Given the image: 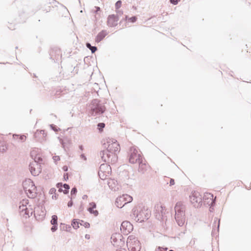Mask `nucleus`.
<instances>
[{
  "mask_svg": "<svg viewBox=\"0 0 251 251\" xmlns=\"http://www.w3.org/2000/svg\"><path fill=\"white\" fill-rule=\"evenodd\" d=\"M174 208L176 222L179 226H182L186 220V204L182 201H178L176 203Z\"/></svg>",
  "mask_w": 251,
  "mask_h": 251,
  "instance_id": "1",
  "label": "nucleus"
},
{
  "mask_svg": "<svg viewBox=\"0 0 251 251\" xmlns=\"http://www.w3.org/2000/svg\"><path fill=\"white\" fill-rule=\"evenodd\" d=\"M150 211L148 209H134L132 214H131V218L137 222H142L145 220L148 219L150 216Z\"/></svg>",
  "mask_w": 251,
  "mask_h": 251,
  "instance_id": "2",
  "label": "nucleus"
},
{
  "mask_svg": "<svg viewBox=\"0 0 251 251\" xmlns=\"http://www.w3.org/2000/svg\"><path fill=\"white\" fill-rule=\"evenodd\" d=\"M103 146L108 151L117 155L120 151V147L117 141L114 138H107L103 143Z\"/></svg>",
  "mask_w": 251,
  "mask_h": 251,
  "instance_id": "3",
  "label": "nucleus"
},
{
  "mask_svg": "<svg viewBox=\"0 0 251 251\" xmlns=\"http://www.w3.org/2000/svg\"><path fill=\"white\" fill-rule=\"evenodd\" d=\"M24 190L29 198H34L36 195V187L30 179H25L23 182Z\"/></svg>",
  "mask_w": 251,
  "mask_h": 251,
  "instance_id": "4",
  "label": "nucleus"
},
{
  "mask_svg": "<svg viewBox=\"0 0 251 251\" xmlns=\"http://www.w3.org/2000/svg\"><path fill=\"white\" fill-rule=\"evenodd\" d=\"M91 114L93 116L100 115L102 114L105 110L104 105L100 103L99 100H93L90 104Z\"/></svg>",
  "mask_w": 251,
  "mask_h": 251,
  "instance_id": "5",
  "label": "nucleus"
},
{
  "mask_svg": "<svg viewBox=\"0 0 251 251\" xmlns=\"http://www.w3.org/2000/svg\"><path fill=\"white\" fill-rule=\"evenodd\" d=\"M126 245L129 251H140L141 244L136 237L133 235H129L126 241Z\"/></svg>",
  "mask_w": 251,
  "mask_h": 251,
  "instance_id": "6",
  "label": "nucleus"
},
{
  "mask_svg": "<svg viewBox=\"0 0 251 251\" xmlns=\"http://www.w3.org/2000/svg\"><path fill=\"white\" fill-rule=\"evenodd\" d=\"M129 161L132 164L138 163L143 160L141 154L135 147L130 148L128 152Z\"/></svg>",
  "mask_w": 251,
  "mask_h": 251,
  "instance_id": "7",
  "label": "nucleus"
},
{
  "mask_svg": "<svg viewBox=\"0 0 251 251\" xmlns=\"http://www.w3.org/2000/svg\"><path fill=\"white\" fill-rule=\"evenodd\" d=\"M100 155L103 162L115 163L117 160V155L110 153L108 150H104L100 151Z\"/></svg>",
  "mask_w": 251,
  "mask_h": 251,
  "instance_id": "8",
  "label": "nucleus"
},
{
  "mask_svg": "<svg viewBox=\"0 0 251 251\" xmlns=\"http://www.w3.org/2000/svg\"><path fill=\"white\" fill-rule=\"evenodd\" d=\"M133 198L127 194H125L117 198L115 201V205L118 208H122L126 204L131 202Z\"/></svg>",
  "mask_w": 251,
  "mask_h": 251,
  "instance_id": "9",
  "label": "nucleus"
},
{
  "mask_svg": "<svg viewBox=\"0 0 251 251\" xmlns=\"http://www.w3.org/2000/svg\"><path fill=\"white\" fill-rule=\"evenodd\" d=\"M190 200L196 207H199L202 204V196L198 192L194 191L192 192L190 196Z\"/></svg>",
  "mask_w": 251,
  "mask_h": 251,
  "instance_id": "10",
  "label": "nucleus"
},
{
  "mask_svg": "<svg viewBox=\"0 0 251 251\" xmlns=\"http://www.w3.org/2000/svg\"><path fill=\"white\" fill-rule=\"evenodd\" d=\"M166 209L164 206L158 205L155 207V217L159 220L164 221L165 220Z\"/></svg>",
  "mask_w": 251,
  "mask_h": 251,
  "instance_id": "11",
  "label": "nucleus"
},
{
  "mask_svg": "<svg viewBox=\"0 0 251 251\" xmlns=\"http://www.w3.org/2000/svg\"><path fill=\"white\" fill-rule=\"evenodd\" d=\"M111 243L114 246L116 247H122L124 246L125 242L122 240V235L120 233H114L112 235L111 237Z\"/></svg>",
  "mask_w": 251,
  "mask_h": 251,
  "instance_id": "12",
  "label": "nucleus"
},
{
  "mask_svg": "<svg viewBox=\"0 0 251 251\" xmlns=\"http://www.w3.org/2000/svg\"><path fill=\"white\" fill-rule=\"evenodd\" d=\"M31 174L34 176H38L41 172V167L40 163L36 162H31L29 166Z\"/></svg>",
  "mask_w": 251,
  "mask_h": 251,
  "instance_id": "13",
  "label": "nucleus"
},
{
  "mask_svg": "<svg viewBox=\"0 0 251 251\" xmlns=\"http://www.w3.org/2000/svg\"><path fill=\"white\" fill-rule=\"evenodd\" d=\"M120 229L123 234L127 235L132 231L133 227L132 225L129 222L124 221L122 223Z\"/></svg>",
  "mask_w": 251,
  "mask_h": 251,
  "instance_id": "14",
  "label": "nucleus"
},
{
  "mask_svg": "<svg viewBox=\"0 0 251 251\" xmlns=\"http://www.w3.org/2000/svg\"><path fill=\"white\" fill-rule=\"evenodd\" d=\"M34 216L38 220L43 219L46 215V211L43 206H37L34 208Z\"/></svg>",
  "mask_w": 251,
  "mask_h": 251,
  "instance_id": "15",
  "label": "nucleus"
},
{
  "mask_svg": "<svg viewBox=\"0 0 251 251\" xmlns=\"http://www.w3.org/2000/svg\"><path fill=\"white\" fill-rule=\"evenodd\" d=\"M118 17L115 15H109L107 19V25L110 27L115 26L117 25Z\"/></svg>",
  "mask_w": 251,
  "mask_h": 251,
  "instance_id": "16",
  "label": "nucleus"
},
{
  "mask_svg": "<svg viewBox=\"0 0 251 251\" xmlns=\"http://www.w3.org/2000/svg\"><path fill=\"white\" fill-rule=\"evenodd\" d=\"M204 202L212 206L215 203V199H213V195L210 193H206L203 197Z\"/></svg>",
  "mask_w": 251,
  "mask_h": 251,
  "instance_id": "17",
  "label": "nucleus"
},
{
  "mask_svg": "<svg viewBox=\"0 0 251 251\" xmlns=\"http://www.w3.org/2000/svg\"><path fill=\"white\" fill-rule=\"evenodd\" d=\"M109 188L114 191H116L119 189L117 181L115 179H109L107 183Z\"/></svg>",
  "mask_w": 251,
  "mask_h": 251,
  "instance_id": "18",
  "label": "nucleus"
},
{
  "mask_svg": "<svg viewBox=\"0 0 251 251\" xmlns=\"http://www.w3.org/2000/svg\"><path fill=\"white\" fill-rule=\"evenodd\" d=\"M138 163L139 164L138 171L142 174L145 173L148 168V165L145 161H143V159Z\"/></svg>",
  "mask_w": 251,
  "mask_h": 251,
  "instance_id": "19",
  "label": "nucleus"
},
{
  "mask_svg": "<svg viewBox=\"0 0 251 251\" xmlns=\"http://www.w3.org/2000/svg\"><path fill=\"white\" fill-rule=\"evenodd\" d=\"M107 34V32L106 30H103L98 33L96 37L95 41L97 43L100 42Z\"/></svg>",
  "mask_w": 251,
  "mask_h": 251,
  "instance_id": "20",
  "label": "nucleus"
},
{
  "mask_svg": "<svg viewBox=\"0 0 251 251\" xmlns=\"http://www.w3.org/2000/svg\"><path fill=\"white\" fill-rule=\"evenodd\" d=\"M26 201H23L22 205H20L19 207H20V209L22 211H24V210L25 211V214L29 216V212L27 208H26V207L25 208V206L24 205V203H27Z\"/></svg>",
  "mask_w": 251,
  "mask_h": 251,
  "instance_id": "21",
  "label": "nucleus"
},
{
  "mask_svg": "<svg viewBox=\"0 0 251 251\" xmlns=\"http://www.w3.org/2000/svg\"><path fill=\"white\" fill-rule=\"evenodd\" d=\"M86 46L87 48L90 49L92 53H94L97 50V48L95 46H92L89 43H87Z\"/></svg>",
  "mask_w": 251,
  "mask_h": 251,
  "instance_id": "22",
  "label": "nucleus"
},
{
  "mask_svg": "<svg viewBox=\"0 0 251 251\" xmlns=\"http://www.w3.org/2000/svg\"><path fill=\"white\" fill-rule=\"evenodd\" d=\"M91 207H89L87 210L91 214H93L95 216H97L99 214L98 211L97 210H94Z\"/></svg>",
  "mask_w": 251,
  "mask_h": 251,
  "instance_id": "23",
  "label": "nucleus"
},
{
  "mask_svg": "<svg viewBox=\"0 0 251 251\" xmlns=\"http://www.w3.org/2000/svg\"><path fill=\"white\" fill-rule=\"evenodd\" d=\"M79 224H80V223L77 222L76 219H74L72 223V226L75 229H77L79 227Z\"/></svg>",
  "mask_w": 251,
  "mask_h": 251,
  "instance_id": "24",
  "label": "nucleus"
},
{
  "mask_svg": "<svg viewBox=\"0 0 251 251\" xmlns=\"http://www.w3.org/2000/svg\"><path fill=\"white\" fill-rule=\"evenodd\" d=\"M50 223L51 225H57V216L56 215L52 216Z\"/></svg>",
  "mask_w": 251,
  "mask_h": 251,
  "instance_id": "25",
  "label": "nucleus"
},
{
  "mask_svg": "<svg viewBox=\"0 0 251 251\" xmlns=\"http://www.w3.org/2000/svg\"><path fill=\"white\" fill-rule=\"evenodd\" d=\"M63 186L64 188L65 189V190L63 191V193L65 194H68L69 192V189L70 188L69 185L67 184H64Z\"/></svg>",
  "mask_w": 251,
  "mask_h": 251,
  "instance_id": "26",
  "label": "nucleus"
},
{
  "mask_svg": "<svg viewBox=\"0 0 251 251\" xmlns=\"http://www.w3.org/2000/svg\"><path fill=\"white\" fill-rule=\"evenodd\" d=\"M126 20H128L132 23L135 22L137 20V18L135 16H133L129 18H127V16H126Z\"/></svg>",
  "mask_w": 251,
  "mask_h": 251,
  "instance_id": "27",
  "label": "nucleus"
},
{
  "mask_svg": "<svg viewBox=\"0 0 251 251\" xmlns=\"http://www.w3.org/2000/svg\"><path fill=\"white\" fill-rule=\"evenodd\" d=\"M55 192H56V189L54 188H52L50 190V191H49L50 194H55L54 196L53 195L52 196V199H53L54 198L55 199L56 198V196H55Z\"/></svg>",
  "mask_w": 251,
  "mask_h": 251,
  "instance_id": "28",
  "label": "nucleus"
},
{
  "mask_svg": "<svg viewBox=\"0 0 251 251\" xmlns=\"http://www.w3.org/2000/svg\"><path fill=\"white\" fill-rule=\"evenodd\" d=\"M80 225L84 226L86 228H88L90 226V224L88 223L85 222L83 221H81V222L80 223Z\"/></svg>",
  "mask_w": 251,
  "mask_h": 251,
  "instance_id": "29",
  "label": "nucleus"
},
{
  "mask_svg": "<svg viewBox=\"0 0 251 251\" xmlns=\"http://www.w3.org/2000/svg\"><path fill=\"white\" fill-rule=\"evenodd\" d=\"M33 159H34V161L33 162H37V163H39V162L41 161H42L41 157L40 156H35Z\"/></svg>",
  "mask_w": 251,
  "mask_h": 251,
  "instance_id": "30",
  "label": "nucleus"
},
{
  "mask_svg": "<svg viewBox=\"0 0 251 251\" xmlns=\"http://www.w3.org/2000/svg\"><path fill=\"white\" fill-rule=\"evenodd\" d=\"M122 5V1L121 0H118L115 3V8L116 9H119L121 7Z\"/></svg>",
  "mask_w": 251,
  "mask_h": 251,
  "instance_id": "31",
  "label": "nucleus"
},
{
  "mask_svg": "<svg viewBox=\"0 0 251 251\" xmlns=\"http://www.w3.org/2000/svg\"><path fill=\"white\" fill-rule=\"evenodd\" d=\"M167 248L158 247L156 249L155 251H167Z\"/></svg>",
  "mask_w": 251,
  "mask_h": 251,
  "instance_id": "32",
  "label": "nucleus"
},
{
  "mask_svg": "<svg viewBox=\"0 0 251 251\" xmlns=\"http://www.w3.org/2000/svg\"><path fill=\"white\" fill-rule=\"evenodd\" d=\"M105 126V124L103 123H99L98 125V128L100 130L102 129Z\"/></svg>",
  "mask_w": 251,
  "mask_h": 251,
  "instance_id": "33",
  "label": "nucleus"
},
{
  "mask_svg": "<svg viewBox=\"0 0 251 251\" xmlns=\"http://www.w3.org/2000/svg\"><path fill=\"white\" fill-rule=\"evenodd\" d=\"M53 225V226H52V227L50 229L52 232H54L57 229V225Z\"/></svg>",
  "mask_w": 251,
  "mask_h": 251,
  "instance_id": "34",
  "label": "nucleus"
},
{
  "mask_svg": "<svg viewBox=\"0 0 251 251\" xmlns=\"http://www.w3.org/2000/svg\"><path fill=\"white\" fill-rule=\"evenodd\" d=\"M195 242L196 240L195 238L192 239L189 242V245L191 247L194 246V245H195Z\"/></svg>",
  "mask_w": 251,
  "mask_h": 251,
  "instance_id": "35",
  "label": "nucleus"
},
{
  "mask_svg": "<svg viewBox=\"0 0 251 251\" xmlns=\"http://www.w3.org/2000/svg\"><path fill=\"white\" fill-rule=\"evenodd\" d=\"M77 193V189L75 187H74L72 188L71 194L72 195H75Z\"/></svg>",
  "mask_w": 251,
  "mask_h": 251,
  "instance_id": "36",
  "label": "nucleus"
},
{
  "mask_svg": "<svg viewBox=\"0 0 251 251\" xmlns=\"http://www.w3.org/2000/svg\"><path fill=\"white\" fill-rule=\"evenodd\" d=\"M26 140V136L25 135H21L19 137V140L21 142H24Z\"/></svg>",
  "mask_w": 251,
  "mask_h": 251,
  "instance_id": "37",
  "label": "nucleus"
},
{
  "mask_svg": "<svg viewBox=\"0 0 251 251\" xmlns=\"http://www.w3.org/2000/svg\"><path fill=\"white\" fill-rule=\"evenodd\" d=\"M179 1L180 0H170V2L174 5L177 4Z\"/></svg>",
  "mask_w": 251,
  "mask_h": 251,
  "instance_id": "38",
  "label": "nucleus"
},
{
  "mask_svg": "<svg viewBox=\"0 0 251 251\" xmlns=\"http://www.w3.org/2000/svg\"><path fill=\"white\" fill-rule=\"evenodd\" d=\"M217 221H218L217 229H218V230H219L220 220V219H218V218H215L214 219V223L215 224H216V222Z\"/></svg>",
  "mask_w": 251,
  "mask_h": 251,
  "instance_id": "39",
  "label": "nucleus"
},
{
  "mask_svg": "<svg viewBox=\"0 0 251 251\" xmlns=\"http://www.w3.org/2000/svg\"><path fill=\"white\" fill-rule=\"evenodd\" d=\"M89 205L90 206V207H91L92 208H95L96 207V204L94 202H92L89 203Z\"/></svg>",
  "mask_w": 251,
  "mask_h": 251,
  "instance_id": "40",
  "label": "nucleus"
},
{
  "mask_svg": "<svg viewBox=\"0 0 251 251\" xmlns=\"http://www.w3.org/2000/svg\"><path fill=\"white\" fill-rule=\"evenodd\" d=\"M105 167H106L107 168H108L109 166L107 165V164H101L100 166V171H101V170L103 169Z\"/></svg>",
  "mask_w": 251,
  "mask_h": 251,
  "instance_id": "41",
  "label": "nucleus"
},
{
  "mask_svg": "<svg viewBox=\"0 0 251 251\" xmlns=\"http://www.w3.org/2000/svg\"><path fill=\"white\" fill-rule=\"evenodd\" d=\"M53 159L55 162H56L60 160V157L59 156H54L53 157Z\"/></svg>",
  "mask_w": 251,
  "mask_h": 251,
  "instance_id": "42",
  "label": "nucleus"
},
{
  "mask_svg": "<svg viewBox=\"0 0 251 251\" xmlns=\"http://www.w3.org/2000/svg\"><path fill=\"white\" fill-rule=\"evenodd\" d=\"M73 202L72 201H70L68 203V207H71L73 205Z\"/></svg>",
  "mask_w": 251,
  "mask_h": 251,
  "instance_id": "43",
  "label": "nucleus"
},
{
  "mask_svg": "<svg viewBox=\"0 0 251 251\" xmlns=\"http://www.w3.org/2000/svg\"><path fill=\"white\" fill-rule=\"evenodd\" d=\"M63 185H62V183H58L56 184V187H57V188H60V187H62Z\"/></svg>",
  "mask_w": 251,
  "mask_h": 251,
  "instance_id": "44",
  "label": "nucleus"
},
{
  "mask_svg": "<svg viewBox=\"0 0 251 251\" xmlns=\"http://www.w3.org/2000/svg\"><path fill=\"white\" fill-rule=\"evenodd\" d=\"M40 132L41 134H42L43 137H45V136H46V134H45V130H41L40 131Z\"/></svg>",
  "mask_w": 251,
  "mask_h": 251,
  "instance_id": "45",
  "label": "nucleus"
},
{
  "mask_svg": "<svg viewBox=\"0 0 251 251\" xmlns=\"http://www.w3.org/2000/svg\"><path fill=\"white\" fill-rule=\"evenodd\" d=\"M175 184V181L173 179H171L170 181V185H173Z\"/></svg>",
  "mask_w": 251,
  "mask_h": 251,
  "instance_id": "46",
  "label": "nucleus"
},
{
  "mask_svg": "<svg viewBox=\"0 0 251 251\" xmlns=\"http://www.w3.org/2000/svg\"><path fill=\"white\" fill-rule=\"evenodd\" d=\"M80 157L82 159H83L84 160H86L87 158L84 155V154H82L80 155Z\"/></svg>",
  "mask_w": 251,
  "mask_h": 251,
  "instance_id": "47",
  "label": "nucleus"
},
{
  "mask_svg": "<svg viewBox=\"0 0 251 251\" xmlns=\"http://www.w3.org/2000/svg\"><path fill=\"white\" fill-rule=\"evenodd\" d=\"M62 169L65 172H67L68 170V167L67 166H63Z\"/></svg>",
  "mask_w": 251,
  "mask_h": 251,
  "instance_id": "48",
  "label": "nucleus"
},
{
  "mask_svg": "<svg viewBox=\"0 0 251 251\" xmlns=\"http://www.w3.org/2000/svg\"><path fill=\"white\" fill-rule=\"evenodd\" d=\"M64 179H65V180H66L67 179H68V174H67V173L65 174L64 175Z\"/></svg>",
  "mask_w": 251,
  "mask_h": 251,
  "instance_id": "49",
  "label": "nucleus"
},
{
  "mask_svg": "<svg viewBox=\"0 0 251 251\" xmlns=\"http://www.w3.org/2000/svg\"><path fill=\"white\" fill-rule=\"evenodd\" d=\"M60 142L62 145V147L65 149L64 143L62 139H60Z\"/></svg>",
  "mask_w": 251,
  "mask_h": 251,
  "instance_id": "50",
  "label": "nucleus"
},
{
  "mask_svg": "<svg viewBox=\"0 0 251 251\" xmlns=\"http://www.w3.org/2000/svg\"><path fill=\"white\" fill-rule=\"evenodd\" d=\"M50 126H51V127L52 128V129L53 130H54V131H57V128H55V127H53V125H50Z\"/></svg>",
  "mask_w": 251,
  "mask_h": 251,
  "instance_id": "51",
  "label": "nucleus"
},
{
  "mask_svg": "<svg viewBox=\"0 0 251 251\" xmlns=\"http://www.w3.org/2000/svg\"><path fill=\"white\" fill-rule=\"evenodd\" d=\"M88 197L87 195H84L83 196H82V199L83 200H85L86 199H87Z\"/></svg>",
  "mask_w": 251,
  "mask_h": 251,
  "instance_id": "52",
  "label": "nucleus"
},
{
  "mask_svg": "<svg viewBox=\"0 0 251 251\" xmlns=\"http://www.w3.org/2000/svg\"><path fill=\"white\" fill-rule=\"evenodd\" d=\"M79 148L81 151H83V147L82 145H80L79 146Z\"/></svg>",
  "mask_w": 251,
  "mask_h": 251,
  "instance_id": "53",
  "label": "nucleus"
},
{
  "mask_svg": "<svg viewBox=\"0 0 251 251\" xmlns=\"http://www.w3.org/2000/svg\"><path fill=\"white\" fill-rule=\"evenodd\" d=\"M58 191L59 192H62V191L63 192L64 190H62V187H60V188H58Z\"/></svg>",
  "mask_w": 251,
  "mask_h": 251,
  "instance_id": "54",
  "label": "nucleus"
},
{
  "mask_svg": "<svg viewBox=\"0 0 251 251\" xmlns=\"http://www.w3.org/2000/svg\"><path fill=\"white\" fill-rule=\"evenodd\" d=\"M97 9L96 12L100 10V8L99 7H95Z\"/></svg>",
  "mask_w": 251,
  "mask_h": 251,
  "instance_id": "55",
  "label": "nucleus"
},
{
  "mask_svg": "<svg viewBox=\"0 0 251 251\" xmlns=\"http://www.w3.org/2000/svg\"><path fill=\"white\" fill-rule=\"evenodd\" d=\"M13 136V138H14V139H15V138H16V137H18V135H16V134H14Z\"/></svg>",
  "mask_w": 251,
  "mask_h": 251,
  "instance_id": "56",
  "label": "nucleus"
},
{
  "mask_svg": "<svg viewBox=\"0 0 251 251\" xmlns=\"http://www.w3.org/2000/svg\"><path fill=\"white\" fill-rule=\"evenodd\" d=\"M33 154H34V152L32 151L31 153V155L32 157H33Z\"/></svg>",
  "mask_w": 251,
  "mask_h": 251,
  "instance_id": "57",
  "label": "nucleus"
},
{
  "mask_svg": "<svg viewBox=\"0 0 251 251\" xmlns=\"http://www.w3.org/2000/svg\"><path fill=\"white\" fill-rule=\"evenodd\" d=\"M38 134V132L37 131L36 133H35V136H36V135Z\"/></svg>",
  "mask_w": 251,
  "mask_h": 251,
  "instance_id": "58",
  "label": "nucleus"
},
{
  "mask_svg": "<svg viewBox=\"0 0 251 251\" xmlns=\"http://www.w3.org/2000/svg\"><path fill=\"white\" fill-rule=\"evenodd\" d=\"M86 237L88 238V236H87V235H86Z\"/></svg>",
  "mask_w": 251,
  "mask_h": 251,
  "instance_id": "59",
  "label": "nucleus"
},
{
  "mask_svg": "<svg viewBox=\"0 0 251 251\" xmlns=\"http://www.w3.org/2000/svg\"><path fill=\"white\" fill-rule=\"evenodd\" d=\"M86 237L88 238V236H87V235H86Z\"/></svg>",
  "mask_w": 251,
  "mask_h": 251,
  "instance_id": "60",
  "label": "nucleus"
},
{
  "mask_svg": "<svg viewBox=\"0 0 251 251\" xmlns=\"http://www.w3.org/2000/svg\"><path fill=\"white\" fill-rule=\"evenodd\" d=\"M32 211H31V212H30V214L31 215V214H32Z\"/></svg>",
  "mask_w": 251,
  "mask_h": 251,
  "instance_id": "61",
  "label": "nucleus"
},
{
  "mask_svg": "<svg viewBox=\"0 0 251 251\" xmlns=\"http://www.w3.org/2000/svg\"><path fill=\"white\" fill-rule=\"evenodd\" d=\"M169 251H173L172 250H170Z\"/></svg>",
  "mask_w": 251,
  "mask_h": 251,
  "instance_id": "62",
  "label": "nucleus"
}]
</instances>
